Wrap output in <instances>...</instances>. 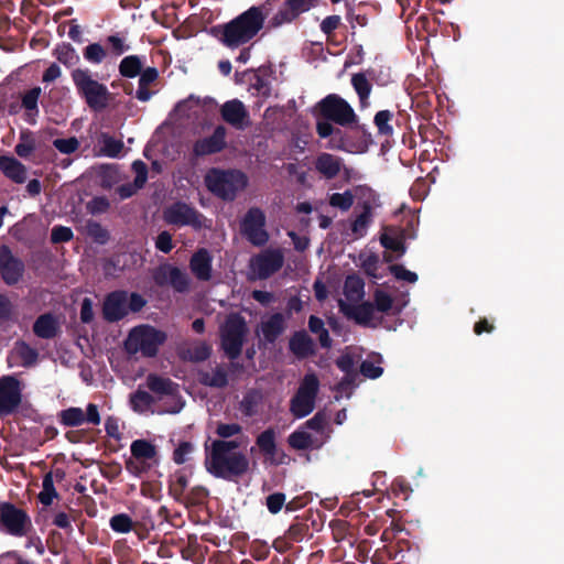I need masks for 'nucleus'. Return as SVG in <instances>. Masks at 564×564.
<instances>
[{
    "label": "nucleus",
    "mask_w": 564,
    "mask_h": 564,
    "mask_svg": "<svg viewBox=\"0 0 564 564\" xmlns=\"http://www.w3.org/2000/svg\"><path fill=\"white\" fill-rule=\"evenodd\" d=\"M317 118L316 132L319 138H330V147L348 152H365L372 143V135L347 100L337 94H329L314 107Z\"/></svg>",
    "instance_id": "nucleus-1"
},
{
    "label": "nucleus",
    "mask_w": 564,
    "mask_h": 564,
    "mask_svg": "<svg viewBox=\"0 0 564 564\" xmlns=\"http://www.w3.org/2000/svg\"><path fill=\"white\" fill-rule=\"evenodd\" d=\"M280 0H265L252 6L227 23L212 28V34L228 48H238L252 41L263 29L265 19Z\"/></svg>",
    "instance_id": "nucleus-2"
},
{
    "label": "nucleus",
    "mask_w": 564,
    "mask_h": 564,
    "mask_svg": "<svg viewBox=\"0 0 564 564\" xmlns=\"http://www.w3.org/2000/svg\"><path fill=\"white\" fill-rule=\"evenodd\" d=\"M205 467L216 478L234 480L249 470V459L243 453H224L206 448Z\"/></svg>",
    "instance_id": "nucleus-3"
},
{
    "label": "nucleus",
    "mask_w": 564,
    "mask_h": 564,
    "mask_svg": "<svg viewBox=\"0 0 564 564\" xmlns=\"http://www.w3.org/2000/svg\"><path fill=\"white\" fill-rule=\"evenodd\" d=\"M209 192L224 200H234L248 184L246 174L239 170L212 169L205 176Z\"/></svg>",
    "instance_id": "nucleus-4"
},
{
    "label": "nucleus",
    "mask_w": 564,
    "mask_h": 564,
    "mask_svg": "<svg viewBox=\"0 0 564 564\" xmlns=\"http://www.w3.org/2000/svg\"><path fill=\"white\" fill-rule=\"evenodd\" d=\"M73 83L89 109L101 111L108 107L111 94L106 85L93 78L89 69L73 70Z\"/></svg>",
    "instance_id": "nucleus-5"
},
{
    "label": "nucleus",
    "mask_w": 564,
    "mask_h": 564,
    "mask_svg": "<svg viewBox=\"0 0 564 564\" xmlns=\"http://www.w3.org/2000/svg\"><path fill=\"white\" fill-rule=\"evenodd\" d=\"M247 334V322L241 314L231 313L226 317L220 328V346L230 360L240 357Z\"/></svg>",
    "instance_id": "nucleus-6"
},
{
    "label": "nucleus",
    "mask_w": 564,
    "mask_h": 564,
    "mask_svg": "<svg viewBox=\"0 0 564 564\" xmlns=\"http://www.w3.org/2000/svg\"><path fill=\"white\" fill-rule=\"evenodd\" d=\"M167 336L163 330L156 329L150 325L134 327L128 335L124 343L126 350L129 354L141 352L144 357H155L160 346H162Z\"/></svg>",
    "instance_id": "nucleus-7"
},
{
    "label": "nucleus",
    "mask_w": 564,
    "mask_h": 564,
    "mask_svg": "<svg viewBox=\"0 0 564 564\" xmlns=\"http://www.w3.org/2000/svg\"><path fill=\"white\" fill-rule=\"evenodd\" d=\"M319 390V380L315 373H307L290 401V412L296 419L311 414Z\"/></svg>",
    "instance_id": "nucleus-8"
},
{
    "label": "nucleus",
    "mask_w": 564,
    "mask_h": 564,
    "mask_svg": "<svg viewBox=\"0 0 564 564\" xmlns=\"http://www.w3.org/2000/svg\"><path fill=\"white\" fill-rule=\"evenodd\" d=\"M32 529L28 513L10 502L0 503V530L13 536H25Z\"/></svg>",
    "instance_id": "nucleus-9"
},
{
    "label": "nucleus",
    "mask_w": 564,
    "mask_h": 564,
    "mask_svg": "<svg viewBox=\"0 0 564 564\" xmlns=\"http://www.w3.org/2000/svg\"><path fill=\"white\" fill-rule=\"evenodd\" d=\"M163 219L167 225L176 227L189 226L195 230H200L204 226V215L199 213L194 206L177 200L163 210Z\"/></svg>",
    "instance_id": "nucleus-10"
},
{
    "label": "nucleus",
    "mask_w": 564,
    "mask_h": 564,
    "mask_svg": "<svg viewBox=\"0 0 564 564\" xmlns=\"http://www.w3.org/2000/svg\"><path fill=\"white\" fill-rule=\"evenodd\" d=\"M242 236L253 246L262 247L269 241L265 230V214L259 207H251L243 216L240 225Z\"/></svg>",
    "instance_id": "nucleus-11"
},
{
    "label": "nucleus",
    "mask_w": 564,
    "mask_h": 564,
    "mask_svg": "<svg viewBox=\"0 0 564 564\" xmlns=\"http://www.w3.org/2000/svg\"><path fill=\"white\" fill-rule=\"evenodd\" d=\"M284 254L281 249L268 248L250 259L249 268L256 278L267 280L282 269Z\"/></svg>",
    "instance_id": "nucleus-12"
},
{
    "label": "nucleus",
    "mask_w": 564,
    "mask_h": 564,
    "mask_svg": "<svg viewBox=\"0 0 564 564\" xmlns=\"http://www.w3.org/2000/svg\"><path fill=\"white\" fill-rule=\"evenodd\" d=\"M319 0H285L269 20V26L276 29L296 21L301 14L317 7Z\"/></svg>",
    "instance_id": "nucleus-13"
},
{
    "label": "nucleus",
    "mask_w": 564,
    "mask_h": 564,
    "mask_svg": "<svg viewBox=\"0 0 564 564\" xmlns=\"http://www.w3.org/2000/svg\"><path fill=\"white\" fill-rule=\"evenodd\" d=\"M153 279L159 286L170 284L178 293L187 292L189 289L191 280L187 273L175 265H161L155 271Z\"/></svg>",
    "instance_id": "nucleus-14"
},
{
    "label": "nucleus",
    "mask_w": 564,
    "mask_h": 564,
    "mask_svg": "<svg viewBox=\"0 0 564 564\" xmlns=\"http://www.w3.org/2000/svg\"><path fill=\"white\" fill-rule=\"evenodd\" d=\"M21 403L20 382L12 376L0 378V415L11 414Z\"/></svg>",
    "instance_id": "nucleus-15"
},
{
    "label": "nucleus",
    "mask_w": 564,
    "mask_h": 564,
    "mask_svg": "<svg viewBox=\"0 0 564 564\" xmlns=\"http://www.w3.org/2000/svg\"><path fill=\"white\" fill-rule=\"evenodd\" d=\"M102 318L108 323H117L128 315V293L117 290L108 293L102 303Z\"/></svg>",
    "instance_id": "nucleus-16"
},
{
    "label": "nucleus",
    "mask_w": 564,
    "mask_h": 564,
    "mask_svg": "<svg viewBox=\"0 0 564 564\" xmlns=\"http://www.w3.org/2000/svg\"><path fill=\"white\" fill-rule=\"evenodd\" d=\"M227 129L223 124H218L209 137L195 141L193 153L195 156H206L221 152L227 148Z\"/></svg>",
    "instance_id": "nucleus-17"
},
{
    "label": "nucleus",
    "mask_w": 564,
    "mask_h": 564,
    "mask_svg": "<svg viewBox=\"0 0 564 564\" xmlns=\"http://www.w3.org/2000/svg\"><path fill=\"white\" fill-rule=\"evenodd\" d=\"M221 119L237 130H245L250 124V115L245 104L235 98L220 107Z\"/></svg>",
    "instance_id": "nucleus-18"
},
{
    "label": "nucleus",
    "mask_w": 564,
    "mask_h": 564,
    "mask_svg": "<svg viewBox=\"0 0 564 564\" xmlns=\"http://www.w3.org/2000/svg\"><path fill=\"white\" fill-rule=\"evenodd\" d=\"M24 272V264L15 258L7 246L0 247V273L3 281L9 284H15Z\"/></svg>",
    "instance_id": "nucleus-19"
},
{
    "label": "nucleus",
    "mask_w": 564,
    "mask_h": 564,
    "mask_svg": "<svg viewBox=\"0 0 564 564\" xmlns=\"http://www.w3.org/2000/svg\"><path fill=\"white\" fill-rule=\"evenodd\" d=\"M339 311L349 319L361 326H370L373 318L375 306L371 302H362L357 305L347 304L343 300L338 303Z\"/></svg>",
    "instance_id": "nucleus-20"
},
{
    "label": "nucleus",
    "mask_w": 564,
    "mask_h": 564,
    "mask_svg": "<svg viewBox=\"0 0 564 564\" xmlns=\"http://www.w3.org/2000/svg\"><path fill=\"white\" fill-rule=\"evenodd\" d=\"M213 257L206 248H199L189 259V269L199 281H209L213 271Z\"/></svg>",
    "instance_id": "nucleus-21"
},
{
    "label": "nucleus",
    "mask_w": 564,
    "mask_h": 564,
    "mask_svg": "<svg viewBox=\"0 0 564 564\" xmlns=\"http://www.w3.org/2000/svg\"><path fill=\"white\" fill-rule=\"evenodd\" d=\"M375 77V70L368 69L367 72H359L351 75V86L355 89L361 109L370 106V95L372 91L371 79Z\"/></svg>",
    "instance_id": "nucleus-22"
},
{
    "label": "nucleus",
    "mask_w": 564,
    "mask_h": 564,
    "mask_svg": "<svg viewBox=\"0 0 564 564\" xmlns=\"http://www.w3.org/2000/svg\"><path fill=\"white\" fill-rule=\"evenodd\" d=\"M326 438L313 436L303 426L296 429L288 436V444L295 451L319 449Z\"/></svg>",
    "instance_id": "nucleus-23"
},
{
    "label": "nucleus",
    "mask_w": 564,
    "mask_h": 564,
    "mask_svg": "<svg viewBox=\"0 0 564 564\" xmlns=\"http://www.w3.org/2000/svg\"><path fill=\"white\" fill-rule=\"evenodd\" d=\"M289 349L297 359H305L316 354L315 343L305 330H296L289 340Z\"/></svg>",
    "instance_id": "nucleus-24"
},
{
    "label": "nucleus",
    "mask_w": 564,
    "mask_h": 564,
    "mask_svg": "<svg viewBox=\"0 0 564 564\" xmlns=\"http://www.w3.org/2000/svg\"><path fill=\"white\" fill-rule=\"evenodd\" d=\"M278 446L276 431L273 427H268L256 437V445L250 448V454H254L257 451L264 458V463L269 457L273 456Z\"/></svg>",
    "instance_id": "nucleus-25"
},
{
    "label": "nucleus",
    "mask_w": 564,
    "mask_h": 564,
    "mask_svg": "<svg viewBox=\"0 0 564 564\" xmlns=\"http://www.w3.org/2000/svg\"><path fill=\"white\" fill-rule=\"evenodd\" d=\"M260 329L267 344H274L285 330V318L282 313H273L262 321Z\"/></svg>",
    "instance_id": "nucleus-26"
},
{
    "label": "nucleus",
    "mask_w": 564,
    "mask_h": 564,
    "mask_svg": "<svg viewBox=\"0 0 564 564\" xmlns=\"http://www.w3.org/2000/svg\"><path fill=\"white\" fill-rule=\"evenodd\" d=\"M139 75L140 78L138 83V89L135 91V98L139 101L147 102L155 94V91L149 89V86L158 80L159 70L155 67H148L142 69Z\"/></svg>",
    "instance_id": "nucleus-27"
},
{
    "label": "nucleus",
    "mask_w": 564,
    "mask_h": 564,
    "mask_svg": "<svg viewBox=\"0 0 564 564\" xmlns=\"http://www.w3.org/2000/svg\"><path fill=\"white\" fill-rule=\"evenodd\" d=\"M39 352L28 344L17 343L10 355V361L23 367H31L36 364Z\"/></svg>",
    "instance_id": "nucleus-28"
},
{
    "label": "nucleus",
    "mask_w": 564,
    "mask_h": 564,
    "mask_svg": "<svg viewBox=\"0 0 564 564\" xmlns=\"http://www.w3.org/2000/svg\"><path fill=\"white\" fill-rule=\"evenodd\" d=\"M0 170L15 183H23L26 180L24 165L12 156H0Z\"/></svg>",
    "instance_id": "nucleus-29"
},
{
    "label": "nucleus",
    "mask_w": 564,
    "mask_h": 564,
    "mask_svg": "<svg viewBox=\"0 0 564 564\" xmlns=\"http://www.w3.org/2000/svg\"><path fill=\"white\" fill-rule=\"evenodd\" d=\"M84 424H100V414L96 404L89 403L86 411L73 406V427H78Z\"/></svg>",
    "instance_id": "nucleus-30"
},
{
    "label": "nucleus",
    "mask_w": 564,
    "mask_h": 564,
    "mask_svg": "<svg viewBox=\"0 0 564 564\" xmlns=\"http://www.w3.org/2000/svg\"><path fill=\"white\" fill-rule=\"evenodd\" d=\"M315 169L326 178L332 180L340 171V160L329 153H322L315 161Z\"/></svg>",
    "instance_id": "nucleus-31"
},
{
    "label": "nucleus",
    "mask_w": 564,
    "mask_h": 564,
    "mask_svg": "<svg viewBox=\"0 0 564 564\" xmlns=\"http://www.w3.org/2000/svg\"><path fill=\"white\" fill-rule=\"evenodd\" d=\"M58 329V321L52 314L41 315L33 325V332L41 338H52Z\"/></svg>",
    "instance_id": "nucleus-32"
},
{
    "label": "nucleus",
    "mask_w": 564,
    "mask_h": 564,
    "mask_svg": "<svg viewBox=\"0 0 564 564\" xmlns=\"http://www.w3.org/2000/svg\"><path fill=\"white\" fill-rule=\"evenodd\" d=\"M199 381L206 387L223 389L228 384V373L224 366L218 365L213 372H200Z\"/></svg>",
    "instance_id": "nucleus-33"
},
{
    "label": "nucleus",
    "mask_w": 564,
    "mask_h": 564,
    "mask_svg": "<svg viewBox=\"0 0 564 564\" xmlns=\"http://www.w3.org/2000/svg\"><path fill=\"white\" fill-rule=\"evenodd\" d=\"M212 355L210 346L205 341L196 343L194 346L180 350V357L183 360L192 362H202L207 360Z\"/></svg>",
    "instance_id": "nucleus-34"
},
{
    "label": "nucleus",
    "mask_w": 564,
    "mask_h": 564,
    "mask_svg": "<svg viewBox=\"0 0 564 564\" xmlns=\"http://www.w3.org/2000/svg\"><path fill=\"white\" fill-rule=\"evenodd\" d=\"M109 527L116 533L126 534L134 530L140 540L145 538L143 533L137 530L132 518L127 513H117L112 516L109 520Z\"/></svg>",
    "instance_id": "nucleus-35"
},
{
    "label": "nucleus",
    "mask_w": 564,
    "mask_h": 564,
    "mask_svg": "<svg viewBox=\"0 0 564 564\" xmlns=\"http://www.w3.org/2000/svg\"><path fill=\"white\" fill-rule=\"evenodd\" d=\"M204 549L207 547L198 543L197 536L195 534H189L186 545L181 549V556L183 560L200 564L204 560Z\"/></svg>",
    "instance_id": "nucleus-36"
},
{
    "label": "nucleus",
    "mask_w": 564,
    "mask_h": 564,
    "mask_svg": "<svg viewBox=\"0 0 564 564\" xmlns=\"http://www.w3.org/2000/svg\"><path fill=\"white\" fill-rule=\"evenodd\" d=\"M112 551L118 564H138L139 554L126 540H117Z\"/></svg>",
    "instance_id": "nucleus-37"
},
{
    "label": "nucleus",
    "mask_w": 564,
    "mask_h": 564,
    "mask_svg": "<svg viewBox=\"0 0 564 564\" xmlns=\"http://www.w3.org/2000/svg\"><path fill=\"white\" fill-rule=\"evenodd\" d=\"M64 478V473L59 470H55L54 473L47 474L43 479V489L39 494L40 501L48 506L52 503L53 498L56 497V491L54 488V481H61Z\"/></svg>",
    "instance_id": "nucleus-38"
},
{
    "label": "nucleus",
    "mask_w": 564,
    "mask_h": 564,
    "mask_svg": "<svg viewBox=\"0 0 564 564\" xmlns=\"http://www.w3.org/2000/svg\"><path fill=\"white\" fill-rule=\"evenodd\" d=\"M131 409L137 413H144L155 403V399L148 391L138 388L129 398Z\"/></svg>",
    "instance_id": "nucleus-39"
},
{
    "label": "nucleus",
    "mask_w": 564,
    "mask_h": 564,
    "mask_svg": "<svg viewBox=\"0 0 564 564\" xmlns=\"http://www.w3.org/2000/svg\"><path fill=\"white\" fill-rule=\"evenodd\" d=\"M142 68V58L139 55H129L121 59L119 74L126 78H134L141 73Z\"/></svg>",
    "instance_id": "nucleus-40"
},
{
    "label": "nucleus",
    "mask_w": 564,
    "mask_h": 564,
    "mask_svg": "<svg viewBox=\"0 0 564 564\" xmlns=\"http://www.w3.org/2000/svg\"><path fill=\"white\" fill-rule=\"evenodd\" d=\"M147 387L154 393L170 395L174 392V382L154 373L147 377Z\"/></svg>",
    "instance_id": "nucleus-41"
},
{
    "label": "nucleus",
    "mask_w": 564,
    "mask_h": 564,
    "mask_svg": "<svg viewBox=\"0 0 564 564\" xmlns=\"http://www.w3.org/2000/svg\"><path fill=\"white\" fill-rule=\"evenodd\" d=\"M372 220V207L370 203L365 202L362 204V212L360 215L356 217L352 221L350 228L352 234L357 237H362L366 234L367 228L371 224Z\"/></svg>",
    "instance_id": "nucleus-42"
},
{
    "label": "nucleus",
    "mask_w": 564,
    "mask_h": 564,
    "mask_svg": "<svg viewBox=\"0 0 564 564\" xmlns=\"http://www.w3.org/2000/svg\"><path fill=\"white\" fill-rule=\"evenodd\" d=\"M86 235L98 245H106L110 240V232L100 223L89 219L85 226Z\"/></svg>",
    "instance_id": "nucleus-43"
},
{
    "label": "nucleus",
    "mask_w": 564,
    "mask_h": 564,
    "mask_svg": "<svg viewBox=\"0 0 564 564\" xmlns=\"http://www.w3.org/2000/svg\"><path fill=\"white\" fill-rule=\"evenodd\" d=\"M131 455L135 459H153L156 456V447L147 440H135L130 446Z\"/></svg>",
    "instance_id": "nucleus-44"
},
{
    "label": "nucleus",
    "mask_w": 564,
    "mask_h": 564,
    "mask_svg": "<svg viewBox=\"0 0 564 564\" xmlns=\"http://www.w3.org/2000/svg\"><path fill=\"white\" fill-rule=\"evenodd\" d=\"M365 282L358 275H348L344 284V293L350 301L359 300L365 294Z\"/></svg>",
    "instance_id": "nucleus-45"
},
{
    "label": "nucleus",
    "mask_w": 564,
    "mask_h": 564,
    "mask_svg": "<svg viewBox=\"0 0 564 564\" xmlns=\"http://www.w3.org/2000/svg\"><path fill=\"white\" fill-rule=\"evenodd\" d=\"M188 485L187 476L183 471H176L169 485L170 495L177 502L183 501V497L187 494L185 492Z\"/></svg>",
    "instance_id": "nucleus-46"
},
{
    "label": "nucleus",
    "mask_w": 564,
    "mask_h": 564,
    "mask_svg": "<svg viewBox=\"0 0 564 564\" xmlns=\"http://www.w3.org/2000/svg\"><path fill=\"white\" fill-rule=\"evenodd\" d=\"M393 117L394 115L390 110H380L375 115L373 123L380 135L391 137L393 134V127L390 124Z\"/></svg>",
    "instance_id": "nucleus-47"
},
{
    "label": "nucleus",
    "mask_w": 564,
    "mask_h": 564,
    "mask_svg": "<svg viewBox=\"0 0 564 564\" xmlns=\"http://www.w3.org/2000/svg\"><path fill=\"white\" fill-rule=\"evenodd\" d=\"M208 494L207 488L195 486L183 497L181 502L186 507H199L206 502Z\"/></svg>",
    "instance_id": "nucleus-48"
},
{
    "label": "nucleus",
    "mask_w": 564,
    "mask_h": 564,
    "mask_svg": "<svg viewBox=\"0 0 564 564\" xmlns=\"http://www.w3.org/2000/svg\"><path fill=\"white\" fill-rule=\"evenodd\" d=\"M123 149V142L111 135H101V153L109 158H117Z\"/></svg>",
    "instance_id": "nucleus-49"
},
{
    "label": "nucleus",
    "mask_w": 564,
    "mask_h": 564,
    "mask_svg": "<svg viewBox=\"0 0 564 564\" xmlns=\"http://www.w3.org/2000/svg\"><path fill=\"white\" fill-rule=\"evenodd\" d=\"M130 50L129 44L119 34L109 35L106 37V51L107 54L112 56H120Z\"/></svg>",
    "instance_id": "nucleus-50"
},
{
    "label": "nucleus",
    "mask_w": 564,
    "mask_h": 564,
    "mask_svg": "<svg viewBox=\"0 0 564 564\" xmlns=\"http://www.w3.org/2000/svg\"><path fill=\"white\" fill-rule=\"evenodd\" d=\"M84 58L91 64H100L107 56L106 48L99 43H91L83 50Z\"/></svg>",
    "instance_id": "nucleus-51"
},
{
    "label": "nucleus",
    "mask_w": 564,
    "mask_h": 564,
    "mask_svg": "<svg viewBox=\"0 0 564 564\" xmlns=\"http://www.w3.org/2000/svg\"><path fill=\"white\" fill-rule=\"evenodd\" d=\"M354 195L347 189L344 193H334L329 196V205L332 207L338 208L341 212H347L351 208L354 204Z\"/></svg>",
    "instance_id": "nucleus-52"
},
{
    "label": "nucleus",
    "mask_w": 564,
    "mask_h": 564,
    "mask_svg": "<svg viewBox=\"0 0 564 564\" xmlns=\"http://www.w3.org/2000/svg\"><path fill=\"white\" fill-rule=\"evenodd\" d=\"M308 530L310 528L307 523L295 521L289 527L284 535L286 536V540H289V542L292 544L295 542H301L308 533Z\"/></svg>",
    "instance_id": "nucleus-53"
},
{
    "label": "nucleus",
    "mask_w": 564,
    "mask_h": 564,
    "mask_svg": "<svg viewBox=\"0 0 564 564\" xmlns=\"http://www.w3.org/2000/svg\"><path fill=\"white\" fill-rule=\"evenodd\" d=\"M41 95V88L34 87L28 90L22 97V106L29 111V115L37 113V101Z\"/></svg>",
    "instance_id": "nucleus-54"
},
{
    "label": "nucleus",
    "mask_w": 564,
    "mask_h": 564,
    "mask_svg": "<svg viewBox=\"0 0 564 564\" xmlns=\"http://www.w3.org/2000/svg\"><path fill=\"white\" fill-rule=\"evenodd\" d=\"M373 301L375 310L381 313H387L392 308L393 300L391 295L382 290L375 291Z\"/></svg>",
    "instance_id": "nucleus-55"
},
{
    "label": "nucleus",
    "mask_w": 564,
    "mask_h": 564,
    "mask_svg": "<svg viewBox=\"0 0 564 564\" xmlns=\"http://www.w3.org/2000/svg\"><path fill=\"white\" fill-rule=\"evenodd\" d=\"M328 417L324 411H318L307 420L302 426L304 429L313 430L317 433H324L325 427L327 425Z\"/></svg>",
    "instance_id": "nucleus-56"
},
{
    "label": "nucleus",
    "mask_w": 564,
    "mask_h": 564,
    "mask_svg": "<svg viewBox=\"0 0 564 564\" xmlns=\"http://www.w3.org/2000/svg\"><path fill=\"white\" fill-rule=\"evenodd\" d=\"M194 452V445L191 442L183 441L173 452V460L177 465H182L188 460V456Z\"/></svg>",
    "instance_id": "nucleus-57"
},
{
    "label": "nucleus",
    "mask_w": 564,
    "mask_h": 564,
    "mask_svg": "<svg viewBox=\"0 0 564 564\" xmlns=\"http://www.w3.org/2000/svg\"><path fill=\"white\" fill-rule=\"evenodd\" d=\"M286 496L283 492H273L265 498V506L270 513H279L285 507Z\"/></svg>",
    "instance_id": "nucleus-58"
},
{
    "label": "nucleus",
    "mask_w": 564,
    "mask_h": 564,
    "mask_svg": "<svg viewBox=\"0 0 564 564\" xmlns=\"http://www.w3.org/2000/svg\"><path fill=\"white\" fill-rule=\"evenodd\" d=\"M389 271L397 280L406 281L409 283H415L417 281V274L405 269L402 264H391Z\"/></svg>",
    "instance_id": "nucleus-59"
},
{
    "label": "nucleus",
    "mask_w": 564,
    "mask_h": 564,
    "mask_svg": "<svg viewBox=\"0 0 564 564\" xmlns=\"http://www.w3.org/2000/svg\"><path fill=\"white\" fill-rule=\"evenodd\" d=\"M132 170L135 173L134 177V187L135 188H142L148 180V166L147 164L141 160H135L132 163Z\"/></svg>",
    "instance_id": "nucleus-60"
},
{
    "label": "nucleus",
    "mask_w": 564,
    "mask_h": 564,
    "mask_svg": "<svg viewBox=\"0 0 564 564\" xmlns=\"http://www.w3.org/2000/svg\"><path fill=\"white\" fill-rule=\"evenodd\" d=\"M336 366L339 370H341L347 377H357V372L355 370V360L351 355L344 354L336 359Z\"/></svg>",
    "instance_id": "nucleus-61"
},
{
    "label": "nucleus",
    "mask_w": 564,
    "mask_h": 564,
    "mask_svg": "<svg viewBox=\"0 0 564 564\" xmlns=\"http://www.w3.org/2000/svg\"><path fill=\"white\" fill-rule=\"evenodd\" d=\"M86 207L91 215H99L106 213L109 209L110 203L107 197L97 196L89 200Z\"/></svg>",
    "instance_id": "nucleus-62"
},
{
    "label": "nucleus",
    "mask_w": 564,
    "mask_h": 564,
    "mask_svg": "<svg viewBox=\"0 0 564 564\" xmlns=\"http://www.w3.org/2000/svg\"><path fill=\"white\" fill-rule=\"evenodd\" d=\"M242 426L238 423H219L216 427V434L223 440L240 434Z\"/></svg>",
    "instance_id": "nucleus-63"
},
{
    "label": "nucleus",
    "mask_w": 564,
    "mask_h": 564,
    "mask_svg": "<svg viewBox=\"0 0 564 564\" xmlns=\"http://www.w3.org/2000/svg\"><path fill=\"white\" fill-rule=\"evenodd\" d=\"M380 243L388 250L399 252L403 254L405 252V245L402 239L394 238L388 235H382L380 237Z\"/></svg>",
    "instance_id": "nucleus-64"
}]
</instances>
